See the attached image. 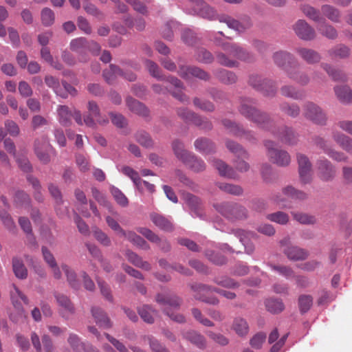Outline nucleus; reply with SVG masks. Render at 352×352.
Returning a JSON list of instances; mask_svg holds the SVG:
<instances>
[{
	"instance_id": "c03bdc74",
	"label": "nucleus",
	"mask_w": 352,
	"mask_h": 352,
	"mask_svg": "<svg viewBox=\"0 0 352 352\" xmlns=\"http://www.w3.org/2000/svg\"><path fill=\"white\" fill-rule=\"evenodd\" d=\"M58 121L63 126H69L71 124L72 112L66 105H59L57 108Z\"/></svg>"
},
{
	"instance_id": "e433bc0d",
	"label": "nucleus",
	"mask_w": 352,
	"mask_h": 352,
	"mask_svg": "<svg viewBox=\"0 0 352 352\" xmlns=\"http://www.w3.org/2000/svg\"><path fill=\"white\" fill-rule=\"evenodd\" d=\"M124 238L139 248L144 250H150L149 244L142 237L137 234L133 231H127Z\"/></svg>"
},
{
	"instance_id": "4d7b16f0",
	"label": "nucleus",
	"mask_w": 352,
	"mask_h": 352,
	"mask_svg": "<svg viewBox=\"0 0 352 352\" xmlns=\"http://www.w3.org/2000/svg\"><path fill=\"white\" fill-rule=\"evenodd\" d=\"M67 342L74 352H83L87 346L80 340L78 335L72 333H69Z\"/></svg>"
},
{
	"instance_id": "473e14b6",
	"label": "nucleus",
	"mask_w": 352,
	"mask_h": 352,
	"mask_svg": "<svg viewBox=\"0 0 352 352\" xmlns=\"http://www.w3.org/2000/svg\"><path fill=\"white\" fill-rule=\"evenodd\" d=\"M92 316L96 324L101 328L106 329L109 326V318L104 311L98 307H93L91 309Z\"/></svg>"
},
{
	"instance_id": "20e7f679",
	"label": "nucleus",
	"mask_w": 352,
	"mask_h": 352,
	"mask_svg": "<svg viewBox=\"0 0 352 352\" xmlns=\"http://www.w3.org/2000/svg\"><path fill=\"white\" fill-rule=\"evenodd\" d=\"M214 207L217 212L232 221L245 220L248 217V210L236 203L223 202L214 204Z\"/></svg>"
},
{
	"instance_id": "2eb2a0df",
	"label": "nucleus",
	"mask_w": 352,
	"mask_h": 352,
	"mask_svg": "<svg viewBox=\"0 0 352 352\" xmlns=\"http://www.w3.org/2000/svg\"><path fill=\"white\" fill-rule=\"evenodd\" d=\"M177 116L187 123H192L204 129L212 128L211 123L206 119H204L187 108L182 107L177 109Z\"/></svg>"
},
{
	"instance_id": "f8f14e48",
	"label": "nucleus",
	"mask_w": 352,
	"mask_h": 352,
	"mask_svg": "<svg viewBox=\"0 0 352 352\" xmlns=\"http://www.w3.org/2000/svg\"><path fill=\"white\" fill-rule=\"evenodd\" d=\"M265 146L267 149V155L273 163L281 166H287L290 163L289 153L287 151L276 149L273 142L267 140L265 142Z\"/></svg>"
},
{
	"instance_id": "3c124183",
	"label": "nucleus",
	"mask_w": 352,
	"mask_h": 352,
	"mask_svg": "<svg viewBox=\"0 0 352 352\" xmlns=\"http://www.w3.org/2000/svg\"><path fill=\"white\" fill-rule=\"evenodd\" d=\"M12 269L15 276L19 279H25L28 276V270L22 260L14 257L12 258Z\"/></svg>"
},
{
	"instance_id": "1a4fd4ad",
	"label": "nucleus",
	"mask_w": 352,
	"mask_h": 352,
	"mask_svg": "<svg viewBox=\"0 0 352 352\" xmlns=\"http://www.w3.org/2000/svg\"><path fill=\"white\" fill-rule=\"evenodd\" d=\"M214 42L217 45L221 46L228 55L233 58L241 60H249L251 54L237 43L223 42L221 39L215 36Z\"/></svg>"
},
{
	"instance_id": "e2e57ef3",
	"label": "nucleus",
	"mask_w": 352,
	"mask_h": 352,
	"mask_svg": "<svg viewBox=\"0 0 352 352\" xmlns=\"http://www.w3.org/2000/svg\"><path fill=\"white\" fill-rule=\"evenodd\" d=\"M267 219L270 221L280 225H285L289 222V217L287 213L278 211L267 214Z\"/></svg>"
},
{
	"instance_id": "8fccbe9b",
	"label": "nucleus",
	"mask_w": 352,
	"mask_h": 352,
	"mask_svg": "<svg viewBox=\"0 0 352 352\" xmlns=\"http://www.w3.org/2000/svg\"><path fill=\"white\" fill-rule=\"evenodd\" d=\"M267 310L274 314H279L285 309V305L280 299L268 298L265 301Z\"/></svg>"
},
{
	"instance_id": "b1692460",
	"label": "nucleus",
	"mask_w": 352,
	"mask_h": 352,
	"mask_svg": "<svg viewBox=\"0 0 352 352\" xmlns=\"http://www.w3.org/2000/svg\"><path fill=\"white\" fill-rule=\"evenodd\" d=\"M318 175L324 181H329L336 175L334 166L327 159H322L317 162Z\"/></svg>"
},
{
	"instance_id": "aec40b11",
	"label": "nucleus",
	"mask_w": 352,
	"mask_h": 352,
	"mask_svg": "<svg viewBox=\"0 0 352 352\" xmlns=\"http://www.w3.org/2000/svg\"><path fill=\"white\" fill-rule=\"evenodd\" d=\"M220 23H224L227 26L236 32H243L252 25L250 18L247 17L244 22H240L227 14H221L218 17Z\"/></svg>"
},
{
	"instance_id": "c9c22d12",
	"label": "nucleus",
	"mask_w": 352,
	"mask_h": 352,
	"mask_svg": "<svg viewBox=\"0 0 352 352\" xmlns=\"http://www.w3.org/2000/svg\"><path fill=\"white\" fill-rule=\"evenodd\" d=\"M233 234L239 239V241L245 246L246 252L248 254L252 253L254 248L251 243H249V239L253 236V233L243 230H236L233 231Z\"/></svg>"
},
{
	"instance_id": "4c0bfd02",
	"label": "nucleus",
	"mask_w": 352,
	"mask_h": 352,
	"mask_svg": "<svg viewBox=\"0 0 352 352\" xmlns=\"http://www.w3.org/2000/svg\"><path fill=\"white\" fill-rule=\"evenodd\" d=\"M138 314L141 318L148 324H153L157 311L149 305H144L138 308Z\"/></svg>"
},
{
	"instance_id": "49530a36",
	"label": "nucleus",
	"mask_w": 352,
	"mask_h": 352,
	"mask_svg": "<svg viewBox=\"0 0 352 352\" xmlns=\"http://www.w3.org/2000/svg\"><path fill=\"white\" fill-rule=\"evenodd\" d=\"M350 54V49L344 45H338L328 51V55L332 58H345Z\"/></svg>"
},
{
	"instance_id": "09e8293b",
	"label": "nucleus",
	"mask_w": 352,
	"mask_h": 352,
	"mask_svg": "<svg viewBox=\"0 0 352 352\" xmlns=\"http://www.w3.org/2000/svg\"><path fill=\"white\" fill-rule=\"evenodd\" d=\"M278 137L283 142L289 145L295 144L298 141V137L296 133L292 129L288 127H283Z\"/></svg>"
},
{
	"instance_id": "9b49d317",
	"label": "nucleus",
	"mask_w": 352,
	"mask_h": 352,
	"mask_svg": "<svg viewBox=\"0 0 352 352\" xmlns=\"http://www.w3.org/2000/svg\"><path fill=\"white\" fill-rule=\"evenodd\" d=\"M283 253L290 261H302L307 258L308 253L306 250L297 246L291 245L289 238L286 237L280 241Z\"/></svg>"
},
{
	"instance_id": "6e6d98bb",
	"label": "nucleus",
	"mask_w": 352,
	"mask_h": 352,
	"mask_svg": "<svg viewBox=\"0 0 352 352\" xmlns=\"http://www.w3.org/2000/svg\"><path fill=\"white\" fill-rule=\"evenodd\" d=\"M217 186L222 191L232 195L239 196L241 195L243 192V188L239 185L218 182Z\"/></svg>"
},
{
	"instance_id": "5701e85b",
	"label": "nucleus",
	"mask_w": 352,
	"mask_h": 352,
	"mask_svg": "<svg viewBox=\"0 0 352 352\" xmlns=\"http://www.w3.org/2000/svg\"><path fill=\"white\" fill-rule=\"evenodd\" d=\"M273 60L274 63L281 67L286 72V69L293 68L295 65L294 56L286 51H278L274 54Z\"/></svg>"
},
{
	"instance_id": "37998d69",
	"label": "nucleus",
	"mask_w": 352,
	"mask_h": 352,
	"mask_svg": "<svg viewBox=\"0 0 352 352\" xmlns=\"http://www.w3.org/2000/svg\"><path fill=\"white\" fill-rule=\"evenodd\" d=\"M318 31L329 39H336L338 37V32L334 27L326 23L323 19L322 23L317 27Z\"/></svg>"
},
{
	"instance_id": "393cba45",
	"label": "nucleus",
	"mask_w": 352,
	"mask_h": 352,
	"mask_svg": "<svg viewBox=\"0 0 352 352\" xmlns=\"http://www.w3.org/2000/svg\"><path fill=\"white\" fill-rule=\"evenodd\" d=\"M55 298L58 305L61 307L60 316L66 320L69 319L75 313V308L71 300L67 296L60 294H56Z\"/></svg>"
},
{
	"instance_id": "052dcab7",
	"label": "nucleus",
	"mask_w": 352,
	"mask_h": 352,
	"mask_svg": "<svg viewBox=\"0 0 352 352\" xmlns=\"http://www.w3.org/2000/svg\"><path fill=\"white\" fill-rule=\"evenodd\" d=\"M232 328L240 336L246 335L249 329L246 320L241 318H236L234 320Z\"/></svg>"
},
{
	"instance_id": "412c9836",
	"label": "nucleus",
	"mask_w": 352,
	"mask_h": 352,
	"mask_svg": "<svg viewBox=\"0 0 352 352\" xmlns=\"http://www.w3.org/2000/svg\"><path fill=\"white\" fill-rule=\"evenodd\" d=\"M222 123L228 133L234 136L243 138L248 141H252L255 139L254 134L251 131H245L230 120L225 119L222 121Z\"/></svg>"
},
{
	"instance_id": "a19ab883",
	"label": "nucleus",
	"mask_w": 352,
	"mask_h": 352,
	"mask_svg": "<svg viewBox=\"0 0 352 352\" xmlns=\"http://www.w3.org/2000/svg\"><path fill=\"white\" fill-rule=\"evenodd\" d=\"M150 217L152 222L160 229L164 231H170L173 229L171 222L164 217L156 213H152Z\"/></svg>"
},
{
	"instance_id": "f704fd0d",
	"label": "nucleus",
	"mask_w": 352,
	"mask_h": 352,
	"mask_svg": "<svg viewBox=\"0 0 352 352\" xmlns=\"http://www.w3.org/2000/svg\"><path fill=\"white\" fill-rule=\"evenodd\" d=\"M300 10L306 17L314 22H322L324 19L321 16L320 10L309 4L305 3L302 5Z\"/></svg>"
},
{
	"instance_id": "a878e982",
	"label": "nucleus",
	"mask_w": 352,
	"mask_h": 352,
	"mask_svg": "<svg viewBox=\"0 0 352 352\" xmlns=\"http://www.w3.org/2000/svg\"><path fill=\"white\" fill-rule=\"evenodd\" d=\"M332 138L334 142L344 151L350 155H352V138L344 133L333 131L332 132Z\"/></svg>"
},
{
	"instance_id": "cd10ccee",
	"label": "nucleus",
	"mask_w": 352,
	"mask_h": 352,
	"mask_svg": "<svg viewBox=\"0 0 352 352\" xmlns=\"http://www.w3.org/2000/svg\"><path fill=\"white\" fill-rule=\"evenodd\" d=\"M182 336L199 349H204L207 346L205 337L196 331L189 330L184 331L182 332Z\"/></svg>"
},
{
	"instance_id": "de8ad7c7",
	"label": "nucleus",
	"mask_w": 352,
	"mask_h": 352,
	"mask_svg": "<svg viewBox=\"0 0 352 352\" xmlns=\"http://www.w3.org/2000/svg\"><path fill=\"white\" fill-rule=\"evenodd\" d=\"M217 78H218L221 82L230 85L236 82L237 76L236 74L226 69L217 70L214 73Z\"/></svg>"
},
{
	"instance_id": "6e6552de",
	"label": "nucleus",
	"mask_w": 352,
	"mask_h": 352,
	"mask_svg": "<svg viewBox=\"0 0 352 352\" xmlns=\"http://www.w3.org/2000/svg\"><path fill=\"white\" fill-rule=\"evenodd\" d=\"M193 5L190 9H188L186 12L193 15H198L202 18L212 21L218 19L219 15L216 10L204 0H188Z\"/></svg>"
},
{
	"instance_id": "72a5a7b5",
	"label": "nucleus",
	"mask_w": 352,
	"mask_h": 352,
	"mask_svg": "<svg viewBox=\"0 0 352 352\" xmlns=\"http://www.w3.org/2000/svg\"><path fill=\"white\" fill-rule=\"evenodd\" d=\"M267 266L274 272H276L280 276L284 277L285 278L289 280L295 277V273L292 267L279 265V264H274L269 263H267Z\"/></svg>"
},
{
	"instance_id": "13d9d810",
	"label": "nucleus",
	"mask_w": 352,
	"mask_h": 352,
	"mask_svg": "<svg viewBox=\"0 0 352 352\" xmlns=\"http://www.w3.org/2000/svg\"><path fill=\"white\" fill-rule=\"evenodd\" d=\"M281 94L294 100H300L303 98V94L296 87L291 85H284L280 88Z\"/></svg>"
},
{
	"instance_id": "0e129e2a",
	"label": "nucleus",
	"mask_w": 352,
	"mask_h": 352,
	"mask_svg": "<svg viewBox=\"0 0 352 352\" xmlns=\"http://www.w3.org/2000/svg\"><path fill=\"white\" fill-rule=\"evenodd\" d=\"M14 202L17 206H29L31 199L25 191L17 190L14 197Z\"/></svg>"
},
{
	"instance_id": "9d476101",
	"label": "nucleus",
	"mask_w": 352,
	"mask_h": 352,
	"mask_svg": "<svg viewBox=\"0 0 352 352\" xmlns=\"http://www.w3.org/2000/svg\"><path fill=\"white\" fill-rule=\"evenodd\" d=\"M249 85L263 96L273 97L276 93V87L272 80L263 78L258 75H252L249 78Z\"/></svg>"
},
{
	"instance_id": "4468645a",
	"label": "nucleus",
	"mask_w": 352,
	"mask_h": 352,
	"mask_svg": "<svg viewBox=\"0 0 352 352\" xmlns=\"http://www.w3.org/2000/svg\"><path fill=\"white\" fill-rule=\"evenodd\" d=\"M314 144L322 149L324 153L333 160L338 162H347L349 157L343 152L336 150L327 140L320 137H316L314 139Z\"/></svg>"
},
{
	"instance_id": "ddd939ff",
	"label": "nucleus",
	"mask_w": 352,
	"mask_h": 352,
	"mask_svg": "<svg viewBox=\"0 0 352 352\" xmlns=\"http://www.w3.org/2000/svg\"><path fill=\"white\" fill-rule=\"evenodd\" d=\"M34 147L36 155L42 163L46 164L50 162V153L54 149L47 136L36 139L34 141Z\"/></svg>"
},
{
	"instance_id": "a18cd8bd",
	"label": "nucleus",
	"mask_w": 352,
	"mask_h": 352,
	"mask_svg": "<svg viewBox=\"0 0 352 352\" xmlns=\"http://www.w3.org/2000/svg\"><path fill=\"white\" fill-rule=\"evenodd\" d=\"M321 67L333 80L343 82L347 81V76L343 72L334 69L327 63H322Z\"/></svg>"
},
{
	"instance_id": "dca6fc26",
	"label": "nucleus",
	"mask_w": 352,
	"mask_h": 352,
	"mask_svg": "<svg viewBox=\"0 0 352 352\" xmlns=\"http://www.w3.org/2000/svg\"><path fill=\"white\" fill-rule=\"evenodd\" d=\"M298 163V173L302 184H309L312 180L311 164L309 158L303 154L297 155Z\"/></svg>"
},
{
	"instance_id": "603ef678",
	"label": "nucleus",
	"mask_w": 352,
	"mask_h": 352,
	"mask_svg": "<svg viewBox=\"0 0 352 352\" xmlns=\"http://www.w3.org/2000/svg\"><path fill=\"white\" fill-rule=\"evenodd\" d=\"M292 215L294 220L303 225H314L317 222L315 216L300 212H292Z\"/></svg>"
},
{
	"instance_id": "f3484780",
	"label": "nucleus",
	"mask_w": 352,
	"mask_h": 352,
	"mask_svg": "<svg viewBox=\"0 0 352 352\" xmlns=\"http://www.w3.org/2000/svg\"><path fill=\"white\" fill-rule=\"evenodd\" d=\"M178 74L184 80H189L191 78L195 77L203 80H209L210 75L201 69V68L195 66L179 65Z\"/></svg>"
},
{
	"instance_id": "423d86ee",
	"label": "nucleus",
	"mask_w": 352,
	"mask_h": 352,
	"mask_svg": "<svg viewBox=\"0 0 352 352\" xmlns=\"http://www.w3.org/2000/svg\"><path fill=\"white\" fill-rule=\"evenodd\" d=\"M302 116L316 124L323 126L327 124V116L325 111L313 102H307L303 104Z\"/></svg>"
},
{
	"instance_id": "680f3d73",
	"label": "nucleus",
	"mask_w": 352,
	"mask_h": 352,
	"mask_svg": "<svg viewBox=\"0 0 352 352\" xmlns=\"http://www.w3.org/2000/svg\"><path fill=\"white\" fill-rule=\"evenodd\" d=\"M227 148L236 156L239 158L241 157L243 159L248 157V153L247 151L238 143L234 142L233 141H227L226 142Z\"/></svg>"
},
{
	"instance_id": "774afa93",
	"label": "nucleus",
	"mask_w": 352,
	"mask_h": 352,
	"mask_svg": "<svg viewBox=\"0 0 352 352\" xmlns=\"http://www.w3.org/2000/svg\"><path fill=\"white\" fill-rule=\"evenodd\" d=\"M280 109L287 116H291L292 118H296L300 114V107L296 104H288L284 103L280 105Z\"/></svg>"
},
{
	"instance_id": "7ed1b4c3",
	"label": "nucleus",
	"mask_w": 352,
	"mask_h": 352,
	"mask_svg": "<svg viewBox=\"0 0 352 352\" xmlns=\"http://www.w3.org/2000/svg\"><path fill=\"white\" fill-rule=\"evenodd\" d=\"M190 288L195 293L194 295L195 299L212 305H217L219 303V300L215 297L205 298L202 295V293L208 292H215L229 300H232L236 298V294L234 292L212 287L211 286L201 283H192L190 285Z\"/></svg>"
},
{
	"instance_id": "5fc2aeb1",
	"label": "nucleus",
	"mask_w": 352,
	"mask_h": 352,
	"mask_svg": "<svg viewBox=\"0 0 352 352\" xmlns=\"http://www.w3.org/2000/svg\"><path fill=\"white\" fill-rule=\"evenodd\" d=\"M145 67L151 76L158 80H165L160 67L153 60L146 59L144 61Z\"/></svg>"
},
{
	"instance_id": "7c9ffc66",
	"label": "nucleus",
	"mask_w": 352,
	"mask_h": 352,
	"mask_svg": "<svg viewBox=\"0 0 352 352\" xmlns=\"http://www.w3.org/2000/svg\"><path fill=\"white\" fill-rule=\"evenodd\" d=\"M286 74L288 78L301 85H305L309 82L307 74L299 71L297 65H295L293 68L286 69Z\"/></svg>"
},
{
	"instance_id": "4be33fe9",
	"label": "nucleus",
	"mask_w": 352,
	"mask_h": 352,
	"mask_svg": "<svg viewBox=\"0 0 352 352\" xmlns=\"http://www.w3.org/2000/svg\"><path fill=\"white\" fill-rule=\"evenodd\" d=\"M87 46V40L83 37L72 40L69 45L70 50L78 55V60L82 63H86L89 60Z\"/></svg>"
},
{
	"instance_id": "338daca9",
	"label": "nucleus",
	"mask_w": 352,
	"mask_h": 352,
	"mask_svg": "<svg viewBox=\"0 0 352 352\" xmlns=\"http://www.w3.org/2000/svg\"><path fill=\"white\" fill-rule=\"evenodd\" d=\"M214 282L223 287L234 289L239 286V284L234 279L227 276H219L214 278Z\"/></svg>"
},
{
	"instance_id": "864d4df0",
	"label": "nucleus",
	"mask_w": 352,
	"mask_h": 352,
	"mask_svg": "<svg viewBox=\"0 0 352 352\" xmlns=\"http://www.w3.org/2000/svg\"><path fill=\"white\" fill-rule=\"evenodd\" d=\"M321 11L324 16L334 23L340 22V12L332 6L325 4L321 7Z\"/></svg>"
},
{
	"instance_id": "0eeeda50",
	"label": "nucleus",
	"mask_w": 352,
	"mask_h": 352,
	"mask_svg": "<svg viewBox=\"0 0 352 352\" xmlns=\"http://www.w3.org/2000/svg\"><path fill=\"white\" fill-rule=\"evenodd\" d=\"M10 298L12 305L17 311V316L16 317L14 316L13 314H11V320L15 322L23 321L26 318V314L21 301H23L25 304H28V298L14 285H12V289L10 290Z\"/></svg>"
},
{
	"instance_id": "2f4dec72",
	"label": "nucleus",
	"mask_w": 352,
	"mask_h": 352,
	"mask_svg": "<svg viewBox=\"0 0 352 352\" xmlns=\"http://www.w3.org/2000/svg\"><path fill=\"white\" fill-rule=\"evenodd\" d=\"M335 94L338 99L343 104L352 102V90L347 85H340L334 87Z\"/></svg>"
},
{
	"instance_id": "6ab92c4d",
	"label": "nucleus",
	"mask_w": 352,
	"mask_h": 352,
	"mask_svg": "<svg viewBox=\"0 0 352 352\" xmlns=\"http://www.w3.org/2000/svg\"><path fill=\"white\" fill-rule=\"evenodd\" d=\"M136 230L150 242L156 243L162 251L168 252L170 250V245L168 241L165 239L159 237L151 230L147 228L138 227L136 228Z\"/></svg>"
},
{
	"instance_id": "c85d7f7f",
	"label": "nucleus",
	"mask_w": 352,
	"mask_h": 352,
	"mask_svg": "<svg viewBox=\"0 0 352 352\" xmlns=\"http://www.w3.org/2000/svg\"><path fill=\"white\" fill-rule=\"evenodd\" d=\"M211 162L221 177L228 179L238 178V175L235 170L223 161L214 159Z\"/></svg>"
},
{
	"instance_id": "bb28decb",
	"label": "nucleus",
	"mask_w": 352,
	"mask_h": 352,
	"mask_svg": "<svg viewBox=\"0 0 352 352\" xmlns=\"http://www.w3.org/2000/svg\"><path fill=\"white\" fill-rule=\"evenodd\" d=\"M296 52L308 64H316L320 61V54L314 50L306 47H298Z\"/></svg>"
},
{
	"instance_id": "79ce46f5",
	"label": "nucleus",
	"mask_w": 352,
	"mask_h": 352,
	"mask_svg": "<svg viewBox=\"0 0 352 352\" xmlns=\"http://www.w3.org/2000/svg\"><path fill=\"white\" fill-rule=\"evenodd\" d=\"M126 256L129 261H130L132 264L142 268L144 270L149 271L151 269V266L149 263L147 261H144L142 258L138 256L136 253L128 250L126 252Z\"/></svg>"
},
{
	"instance_id": "a211bd4d",
	"label": "nucleus",
	"mask_w": 352,
	"mask_h": 352,
	"mask_svg": "<svg viewBox=\"0 0 352 352\" xmlns=\"http://www.w3.org/2000/svg\"><path fill=\"white\" fill-rule=\"evenodd\" d=\"M293 30L296 36L303 41H312L316 37L314 29L305 20H298L294 24Z\"/></svg>"
},
{
	"instance_id": "f03ea898",
	"label": "nucleus",
	"mask_w": 352,
	"mask_h": 352,
	"mask_svg": "<svg viewBox=\"0 0 352 352\" xmlns=\"http://www.w3.org/2000/svg\"><path fill=\"white\" fill-rule=\"evenodd\" d=\"M156 302L162 307L165 314L171 320L178 323H184L185 317L179 314L171 311L173 309H178L181 305V299L175 295L158 294L155 298Z\"/></svg>"
},
{
	"instance_id": "ea45409f",
	"label": "nucleus",
	"mask_w": 352,
	"mask_h": 352,
	"mask_svg": "<svg viewBox=\"0 0 352 352\" xmlns=\"http://www.w3.org/2000/svg\"><path fill=\"white\" fill-rule=\"evenodd\" d=\"M126 103L131 111L133 113L140 115L142 116H147L148 114V111L147 108L140 102L137 100L128 97L126 98Z\"/></svg>"
},
{
	"instance_id": "bf43d9fd",
	"label": "nucleus",
	"mask_w": 352,
	"mask_h": 352,
	"mask_svg": "<svg viewBox=\"0 0 352 352\" xmlns=\"http://www.w3.org/2000/svg\"><path fill=\"white\" fill-rule=\"evenodd\" d=\"M61 267L67 277V280L69 285L74 289H78L79 287V283L76 278V274L75 272L66 264H63Z\"/></svg>"
},
{
	"instance_id": "58836bf2",
	"label": "nucleus",
	"mask_w": 352,
	"mask_h": 352,
	"mask_svg": "<svg viewBox=\"0 0 352 352\" xmlns=\"http://www.w3.org/2000/svg\"><path fill=\"white\" fill-rule=\"evenodd\" d=\"M195 149L204 155H208L214 151V145L206 138H199L194 143Z\"/></svg>"
},
{
	"instance_id": "39448f33",
	"label": "nucleus",
	"mask_w": 352,
	"mask_h": 352,
	"mask_svg": "<svg viewBox=\"0 0 352 352\" xmlns=\"http://www.w3.org/2000/svg\"><path fill=\"white\" fill-rule=\"evenodd\" d=\"M255 101L249 98L241 99L239 111L241 115L250 120L263 125L269 120L268 116L256 109L253 105Z\"/></svg>"
},
{
	"instance_id": "c756f323",
	"label": "nucleus",
	"mask_w": 352,
	"mask_h": 352,
	"mask_svg": "<svg viewBox=\"0 0 352 352\" xmlns=\"http://www.w3.org/2000/svg\"><path fill=\"white\" fill-rule=\"evenodd\" d=\"M166 81L169 82L173 87L178 89L173 91L172 95L174 98L183 103L189 102L188 97L182 91L184 89V85L180 80L174 76H168L166 78Z\"/></svg>"
},
{
	"instance_id": "69168bd1",
	"label": "nucleus",
	"mask_w": 352,
	"mask_h": 352,
	"mask_svg": "<svg viewBox=\"0 0 352 352\" xmlns=\"http://www.w3.org/2000/svg\"><path fill=\"white\" fill-rule=\"evenodd\" d=\"M0 219L7 230L10 232H14L16 225L7 210L0 209Z\"/></svg>"
},
{
	"instance_id": "f257e3e1",
	"label": "nucleus",
	"mask_w": 352,
	"mask_h": 352,
	"mask_svg": "<svg viewBox=\"0 0 352 352\" xmlns=\"http://www.w3.org/2000/svg\"><path fill=\"white\" fill-rule=\"evenodd\" d=\"M172 149L176 157L187 167L196 173L202 172L206 169L205 162L197 158L192 153L184 148V143L178 140L172 142Z\"/></svg>"
}]
</instances>
